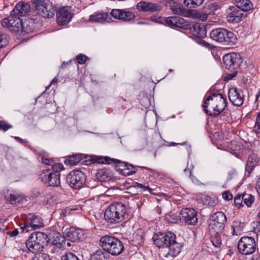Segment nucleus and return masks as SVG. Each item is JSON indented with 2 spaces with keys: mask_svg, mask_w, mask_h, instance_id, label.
I'll return each mask as SVG.
<instances>
[{
  "mask_svg": "<svg viewBox=\"0 0 260 260\" xmlns=\"http://www.w3.org/2000/svg\"><path fill=\"white\" fill-rule=\"evenodd\" d=\"M226 104V100L223 94L214 92L210 93L207 98H205L202 107L206 114L216 116L224 110Z\"/></svg>",
  "mask_w": 260,
  "mask_h": 260,
  "instance_id": "f257e3e1",
  "label": "nucleus"
},
{
  "mask_svg": "<svg viewBox=\"0 0 260 260\" xmlns=\"http://www.w3.org/2000/svg\"><path fill=\"white\" fill-rule=\"evenodd\" d=\"M126 208L122 202H114L110 204L104 213L105 219L109 223H119L125 218Z\"/></svg>",
  "mask_w": 260,
  "mask_h": 260,
  "instance_id": "f03ea898",
  "label": "nucleus"
},
{
  "mask_svg": "<svg viewBox=\"0 0 260 260\" xmlns=\"http://www.w3.org/2000/svg\"><path fill=\"white\" fill-rule=\"evenodd\" d=\"M100 245L108 254L117 256L121 254L124 250L123 243L117 238L106 235L100 240Z\"/></svg>",
  "mask_w": 260,
  "mask_h": 260,
  "instance_id": "7ed1b4c3",
  "label": "nucleus"
},
{
  "mask_svg": "<svg viewBox=\"0 0 260 260\" xmlns=\"http://www.w3.org/2000/svg\"><path fill=\"white\" fill-rule=\"evenodd\" d=\"M224 66L226 69L232 72L226 74L224 80L229 81L234 79L237 75V70L239 68L243 60L239 54L232 52L224 55L223 57Z\"/></svg>",
  "mask_w": 260,
  "mask_h": 260,
  "instance_id": "20e7f679",
  "label": "nucleus"
},
{
  "mask_svg": "<svg viewBox=\"0 0 260 260\" xmlns=\"http://www.w3.org/2000/svg\"><path fill=\"white\" fill-rule=\"evenodd\" d=\"M47 239V235L43 232L32 233L26 241V245L28 251L34 253L42 251L44 245L48 242Z\"/></svg>",
  "mask_w": 260,
  "mask_h": 260,
  "instance_id": "39448f33",
  "label": "nucleus"
},
{
  "mask_svg": "<svg viewBox=\"0 0 260 260\" xmlns=\"http://www.w3.org/2000/svg\"><path fill=\"white\" fill-rule=\"evenodd\" d=\"M211 38L219 43H225L227 45H234L237 43V37L232 31L223 28L214 29L210 32Z\"/></svg>",
  "mask_w": 260,
  "mask_h": 260,
  "instance_id": "423d86ee",
  "label": "nucleus"
},
{
  "mask_svg": "<svg viewBox=\"0 0 260 260\" xmlns=\"http://www.w3.org/2000/svg\"><path fill=\"white\" fill-rule=\"evenodd\" d=\"M95 161L99 164H110L113 162L116 164V167H119V170L124 176H129L135 173L137 170L136 167L126 162L122 161L117 159H111L108 156L98 157Z\"/></svg>",
  "mask_w": 260,
  "mask_h": 260,
  "instance_id": "0eeeda50",
  "label": "nucleus"
},
{
  "mask_svg": "<svg viewBox=\"0 0 260 260\" xmlns=\"http://www.w3.org/2000/svg\"><path fill=\"white\" fill-rule=\"evenodd\" d=\"M37 13L44 18H50L54 16L55 8L48 0H32Z\"/></svg>",
  "mask_w": 260,
  "mask_h": 260,
  "instance_id": "6e6552de",
  "label": "nucleus"
},
{
  "mask_svg": "<svg viewBox=\"0 0 260 260\" xmlns=\"http://www.w3.org/2000/svg\"><path fill=\"white\" fill-rule=\"evenodd\" d=\"M67 181L70 187L74 189H79L86 182L85 174L78 170H73L67 176Z\"/></svg>",
  "mask_w": 260,
  "mask_h": 260,
  "instance_id": "1a4fd4ad",
  "label": "nucleus"
},
{
  "mask_svg": "<svg viewBox=\"0 0 260 260\" xmlns=\"http://www.w3.org/2000/svg\"><path fill=\"white\" fill-rule=\"evenodd\" d=\"M238 249L240 253L249 255L252 254L256 249L254 239L251 237H243L238 242Z\"/></svg>",
  "mask_w": 260,
  "mask_h": 260,
  "instance_id": "9d476101",
  "label": "nucleus"
},
{
  "mask_svg": "<svg viewBox=\"0 0 260 260\" xmlns=\"http://www.w3.org/2000/svg\"><path fill=\"white\" fill-rule=\"evenodd\" d=\"M60 176L59 171H53L48 169L42 172L40 178L42 182L48 183L50 186H58L60 184Z\"/></svg>",
  "mask_w": 260,
  "mask_h": 260,
  "instance_id": "9b49d317",
  "label": "nucleus"
},
{
  "mask_svg": "<svg viewBox=\"0 0 260 260\" xmlns=\"http://www.w3.org/2000/svg\"><path fill=\"white\" fill-rule=\"evenodd\" d=\"M44 226L42 218L33 213L28 214L26 217L24 223V226H21V229L26 230L27 232L30 230H35Z\"/></svg>",
  "mask_w": 260,
  "mask_h": 260,
  "instance_id": "f8f14e48",
  "label": "nucleus"
},
{
  "mask_svg": "<svg viewBox=\"0 0 260 260\" xmlns=\"http://www.w3.org/2000/svg\"><path fill=\"white\" fill-rule=\"evenodd\" d=\"M22 20L19 17L11 14L8 18L3 19L2 25L4 27L7 28L10 31L20 34L22 29Z\"/></svg>",
  "mask_w": 260,
  "mask_h": 260,
  "instance_id": "ddd939ff",
  "label": "nucleus"
},
{
  "mask_svg": "<svg viewBox=\"0 0 260 260\" xmlns=\"http://www.w3.org/2000/svg\"><path fill=\"white\" fill-rule=\"evenodd\" d=\"M227 219L225 214L222 212H217L210 216L209 229L215 231L223 230Z\"/></svg>",
  "mask_w": 260,
  "mask_h": 260,
  "instance_id": "4468645a",
  "label": "nucleus"
},
{
  "mask_svg": "<svg viewBox=\"0 0 260 260\" xmlns=\"http://www.w3.org/2000/svg\"><path fill=\"white\" fill-rule=\"evenodd\" d=\"M152 239L154 244L159 248L168 247L173 240L176 239V236L173 233L168 232L155 235Z\"/></svg>",
  "mask_w": 260,
  "mask_h": 260,
  "instance_id": "2eb2a0df",
  "label": "nucleus"
},
{
  "mask_svg": "<svg viewBox=\"0 0 260 260\" xmlns=\"http://www.w3.org/2000/svg\"><path fill=\"white\" fill-rule=\"evenodd\" d=\"M226 19L228 22L237 24L243 20L246 14L238 8L232 6L226 10Z\"/></svg>",
  "mask_w": 260,
  "mask_h": 260,
  "instance_id": "dca6fc26",
  "label": "nucleus"
},
{
  "mask_svg": "<svg viewBox=\"0 0 260 260\" xmlns=\"http://www.w3.org/2000/svg\"><path fill=\"white\" fill-rule=\"evenodd\" d=\"M180 220L187 225H195L197 224V212L193 208H186L181 210Z\"/></svg>",
  "mask_w": 260,
  "mask_h": 260,
  "instance_id": "f3484780",
  "label": "nucleus"
},
{
  "mask_svg": "<svg viewBox=\"0 0 260 260\" xmlns=\"http://www.w3.org/2000/svg\"><path fill=\"white\" fill-rule=\"evenodd\" d=\"M73 17V14L69 7H62L56 13L57 23L58 25L64 26L71 21Z\"/></svg>",
  "mask_w": 260,
  "mask_h": 260,
  "instance_id": "a211bd4d",
  "label": "nucleus"
},
{
  "mask_svg": "<svg viewBox=\"0 0 260 260\" xmlns=\"http://www.w3.org/2000/svg\"><path fill=\"white\" fill-rule=\"evenodd\" d=\"M228 96L230 101L235 106H240L244 102V95L242 90L237 88L229 89Z\"/></svg>",
  "mask_w": 260,
  "mask_h": 260,
  "instance_id": "6ab92c4d",
  "label": "nucleus"
},
{
  "mask_svg": "<svg viewBox=\"0 0 260 260\" xmlns=\"http://www.w3.org/2000/svg\"><path fill=\"white\" fill-rule=\"evenodd\" d=\"M111 15L115 19L123 21H129L135 18V15L126 9H113Z\"/></svg>",
  "mask_w": 260,
  "mask_h": 260,
  "instance_id": "aec40b11",
  "label": "nucleus"
},
{
  "mask_svg": "<svg viewBox=\"0 0 260 260\" xmlns=\"http://www.w3.org/2000/svg\"><path fill=\"white\" fill-rule=\"evenodd\" d=\"M137 8L140 11L146 12H155L161 10V7L157 4L141 1L137 5Z\"/></svg>",
  "mask_w": 260,
  "mask_h": 260,
  "instance_id": "412c9836",
  "label": "nucleus"
},
{
  "mask_svg": "<svg viewBox=\"0 0 260 260\" xmlns=\"http://www.w3.org/2000/svg\"><path fill=\"white\" fill-rule=\"evenodd\" d=\"M165 22L171 27L184 28L187 25V22L184 19L177 16L166 18Z\"/></svg>",
  "mask_w": 260,
  "mask_h": 260,
  "instance_id": "4be33fe9",
  "label": "nucleus"
},
{
  "mask_svg": "<svg viewBox=\"0 0 260 260\" xmlns=\"http://www.w3.org/2000/svg\"><path fill=\"white\" fill-rule=\"evenodd\" d=\"M259 161V157L258 155L255 153L251 154L248 157L245 171L250 174L254 168L257 165Z\"/></svg>",
  "mask_w": 260,
  "mask_h": 260,
  "instance_id": "5701e85b",
  "label": "nucleus"
},
{
  "mask_svg": "<svg viewBox=\"0 0 260 260\" xmlns=\"http://www.w3.org/2000/svg\"><path fill=\"white\" fill-rule=\"evenodd\" d=\"M29 8L30 6L28 4L22 2L18 3L15 6L11 14L20 18V17L24 16Z\"/></svg>",
  "mask_w": 260,
  "mask_h": 260,
  "instance_id": "b1692460",
  "label": "nucleus"
},
{
  "mask_svg": "<svg viewBox=\"0 0 260 260\" xmlns=\"http://www.w3.org/2000/svg\"><path fill=\"white\" fill-rule=\"evenodd\" d=\"M35 21V19L32 18L22 20V29L20 31V34L25 35L32 32L36 28Z\"/></svg>",
  "mask_w": 260,
  "mask_h": 260,
  "instance_id": "393cba45",
  "label": "nucleus"
},
{
  "mask_svg": "<svg viewBox=\"0 0 260 260\" xmlns=\"http://www.w3.org/2000/svg\"><path fill=\"white\" fill-rule=\"evenodd\" d=\"M191 30L196 38L201 39L206 36V28L203 23H196L194 24Z\"/></svg>",
  "mask_w": 260,
  "mask_h": 260,
  "instance_id": "a878e982",
  "label": "nucleus"
},
{
  "mask_svg": "<svg viewBox=\"0 0 260 260\" xmlns=\"http://www.w3.org/2000/svg\"><path fill=\"white\" fill-rule=\"evenodd\" d=\"M6 200L9 201L12 204H16L22 203L24 200L22 196L14 191L7 190L5 192Z\"/></svg>",
  "mask_w": 260,
  "mask_h": 260,
  "instance_id": "bb28decb",
  "label": "nucleus"
},
{
  "mask_svg": "<svg viewBox=\"0 0 260 260\" xmlns=\"http://www.w3.org/2000/svg\"><path fill=\"white\" fill-rule=\"evenodd\" d=\"M235 7L241 10L243 12L248 11L253 7L252 3L249 0H234Z\"/></svg>",
  "mask_w": 260,
  "mask_h": 260,
  "instance_id": "cd10ccee",
  "label": "nucleus"
},
{
  "mask_svg": "<svg viewBox=\"0 0 260 260\" xmlns=\"http://www.w3.org/2000/svg\"><path fill=\"white\" fill-rule=\"evenodd\" d=\"M62 232L63 236L65 238H68L69 240L72 242L77 241L76 228L74 227H70L64 230V227L63 226L62 229Z\"/></svg>",
  "mask_w": 260,
  "mask_h": 260,
  "instance_id": "c85d7f7f",
  "label": "nucleus"
},
{
  "mask_svg": "<svg viewBox=\"0 0 260 260\" xmlns=\"http://www.w3.org/2000/svg\"><path fill=\"white\" fill-rule=\"evenodd\" d=\"M182 246L181 244L177 242L176 239H174L167 247L169 248L168 254L172 257L176 256L180 252Z\"/></svg>",
  "mask_w": 260,
  "mask_h": 260,
  "instance_id": "c756f323",
  "label": "nucleus"
},
{
  "mask_svg": "<svg viewBox=\"0 0 260 260\" xmlns=\"http://www.w3.org/2000/svg\"><path fill=\"white\" fill-rule=\"evenodd\" d=\"M108 17L107 13L96 12L90 16L89 20L92 22L103 23L106 21Z\"/></svg>",
  "mask_w": 260,
  "mask_h": 260,
  "instance_id": "7c9ffc66",
  "label": "nucleus"
},
{
  "mask_svg": "<svg viewBox=\"0 0 260 260\" xmlns=\"http://www.w3.org/2000/svg\"><path fill=\"white\" fill-rule=\"evenodd\" d=\"M108 254L103 249H99L91 254L89 260H108Z\"/></svg>",
  "mask_w": 260,
  "mask_h": 260,
  "instance_id": "2f4dec72",
  "label": "nucleus"
},
{
  "mask_svg": "<svg viewBox=\"0 0 260 260\" xmlns=\"http://www.w3.org/2000/svg\"><path fill=\"white\" fill-rule=\"evenodd\" d=\"M244 228V224L240 221H234L231 225L232 234L234 236L240 235Z\"/></svg>",
  "mask_w": 260,
  "mask_h": 260,
  "instance_id": "473e14b6",
  "label": "nucleus"
},
{
  "mask_svg": "<svg viewBox=\"0 0 260 260\" xmlns=\"http://www.w3.org/2000/svg\"><path fill=\"white\" fill-rule=\"evenodd\" d=\"M110 170L105 168L100 169L95 174L96 178L101 182H104L110 177Z\"/></svg>",
  "mask_w": 260,
  "mask_h": 260,
  "instance_id": "72a5a7b5",
  "label": "nucleus"
},
{
  "mask_svg": "<svg viewBox=\"0 0 260 260\" xmlns=\"http://www.w3.org/2000/svg\"><path fill=\"white\" fill-rule=\"evenodd\" d=\"M82 159L81 155L79 154H73L69 156L64 160V164L67 165L75 166Z\"/></svg>",
  "mask_w": 260,
  "mask_h": 260,
  "instance_id": "f704fd0d",
  "label": "nucleus"
},
{
  "mask_svg": "<svg viewBox=\"0 0 260 260\" xmlns=\"http://www.w3.org/2000/svg\"><path fill=\"white\" fill-rule=\"evenodd\" d=\"M205 0H184V4L189 8H196L203 4Z\"/></svg>",
  "mask_w": 260,
  "mask_h": 260,
  "instance_id": "c9c22d12",
  "label": "nucleus"
},
{
  "mask_svg": "<svg viewBox=\"0 0 260 260\" xmlns=\"http://www.w3.org/2000/svg\"><path fill=\"white\" fill-rule=\"evenodd\" d=\"M218 231H217L216 233L211 237V241L213 245L217 248H219L221 245V240L220 236L219 234Z\"/></svg>",
  "mask_w": 260,
  "mask_h": 260,
  "instance_id": "e433bc0d",
  "label": "nucleus"
},
{
  "mask_svg": "<svg viewBox=\"0 0 260 260\" xmlns=\"http://www.w3.org/2000/svg\"><path fill=\"white\" fill-rule=\"evenodd\" d=\"M244 203L247 206L250 207L254 201V197L251 194H242Z\"/></svg>",
  "mask_w": 260,
  "mask_h": 260,
  "instance_id": "4c0bfd02",
  "label": "nucleus"
},
{
  "mask_svg": "<svg viewBox=\"0 0 260 260\" xmlns=\"http://www.w3.org/2000/svg\"><path fill=\"white\" fill-rule=\"evenodd\" d=\"M219 8V5L216 3H209L205 7V11L207 13L211 14Z\"/></svg>",
  "mask_w": 260,
  "mask_h": 260,
  "instance_id": "58836bf2",
  "label": "nucleus"
},
{
  "mask_svg": "<svg viewBox=\"0 0 260 260\" xmlns=\"http://www.w3.org/2000/svg\"><path fill=\"white\" fill-rule=\"evenodd\" d=\"M61 260H80L79 258L74 253L71 252H66L61 256Z\"/></svg>",
  "mask_w": 260,
  "mask_h": 260,
  "instance_id": "ea45409f",
  "label": "nucleus"
},
{
  "mask_svg": "<svg viewBox=\"0 0 260 260\" xmlns=\"http://www.w3.org/2000/svg\"><path fill=\"white\" fill-rule=\"evenodd\" d=\"M8 36L4 33L0 32V48L6 46L9 43Z\"/></svg>",
  "mask_w": 260,
  "mask_h": 260,
  "instance_id": "a19ab883",
  "label": "nucleus"
},
{
  "mask_svg": "<svg viewBox=\"0 0 260 260\" xmlns=\"http://www.w3.org/2000/svg\"><path fill=\"white\" fill-rule=\"evenodd\" d=\"M172 13L174 14L182 15L184 13V9L182 7L179 6V4L174 5L171 8Z\"/></svg>",
  "mask_w": 260,
  "mask_h": 260,
  "instance_id": "79ce46f5",
  "label": "nucleus"
},
{
  "mask_svg": "<svg viewBox=\"0 0 260 260\" xmlns=\"http://www.w3.org/2000/svg\"><path fill=\"white\" fill-rule=\"evenodd\" d=\"M135 244L140 245L144 242V238L142 235H139L138 233H135L133 235V240Z\"/></svg>",
  "mask_w": 260,
  "mask_h": 260,
  "instance_id": "37998d69",
  "label": "nucleus"
},
{
  "mask_svg": "<svg viewBox=\"0 0 260 260\" xmlns=\"http://www.w3.org/2000/svg\"><path fill=\"white\" fill-rule=\"evenodd\" d=\"M77 241L83 240L86 235V231L82 229H76Z\"/></svg>",
  "mask_w": 260,
  "mask_h": 260,
  "instance_id": "c03bdc74",
  "label": "nucleus"
},
{
  "mask_svg": "<svg viewBox=\"0 0 260 260\" xmlns=\"http://www.w3.org/2000/svg\"><path fill=\"white\" fill-rule=\"evenodd\" d=\"M243 201L242 194H238L234 198V203L235 206L240 208L242 206V202Z\"/></svg>",
  "mask_w": 260,
  "mask_h": 260,
  "instance_id": "a18cd8bd",
  "label": "nucleus"
},
{
  "mask_svg": "<svg viewBox=\"0 0 260 260\" xmlns=\"http://www.w3.org/2000/svg\"><path fill=\"white\" fill-rule=\"evenodd\" d=\"M160 3L166 6L170 7L171 9L173 5L178 4V0H161Z\"/></svg>",
  "mask_w": 260,
  "mask_h": 260,
  "instance_id": "49530a36",
  "label": "nucleus"
},
{
  "mask_svg": "<svg viewBox=\"0 0 260 260\" xmlns=\"http://www.w3.org/2000/svg\"><path fill=\"white\" fill-rule=\"evenodd\" d=\"M12 127V125L8 123L7 122L0 120V130L6 132Z\"/></svg>",
  "mask_w": 260,
  "mask_h": 260,
  "instance_id": "de8ad7c7",
  "label": "nucleus"
},
{
  "mask_svg": "<svg viewBox=\"0 0 260 260\" xmlns=\"http://www.w3.org/2000/svg\"><path fill=\"white\" fill-rule=\"evenodd\" d=\"M237 176V172L235 169H232L228 173L227 180L230 181Z\"/></svg>",
  "mask_w": 260,
  "mask_h": 260,
  "instance_id": "09e8293b",
  "label": "nucleus"
},
{
  "mask_svg": "<svg viewBox=\"0 0 260 260\" xmlns=\"http://www.w3.org/2000/svg\"><path fill=\"white\" fill-rule=\"evenodd\" d=\"M254 129L256 133H260V112L258 113L256 116Z\"/></svg>",
  "mask_w": 260,
  "mask_h": 260,
  "instance_id": "8fccbe9b",
  "label": "nucleus"
},
{
  "mask_svg": "<svg viewBox=\"0 0 260 260\" xmlns=\"http://www.w3.org/2000/svg\"><path fill=\"white\" fill-rule=\"evenodd\" d=\"M87 57L86 55L82 54L78 55L76 57L77 61L79 64L85 63L87 61Z\"/></svg>",
  "mask_w": 260,
  "mask_h": 260,
  "instance_id": "3c124183",
  "label": "nucleus"
},
{
  "mask_svg": "<svg viewBox=\"0 0 260 260\" xmlns=\"http://www.w3.org/2000/svg\"><path fill=\"white\" fill-rule=\"evenodd\" d=\"M16 248H17V250L19 252L22 251V253H24V255L25 256V257H27L26 253V251L27 250L28 251V250L26 247V242L25 243V245L22 244L21 245H18V247H17Z\"/></svg>",
  "mask_w": 260,
  "mask_h": 260,
  "instance_id": "603ef678",
  "label": "nucleus"
},
{
  "mask_svg": "<svg viewBox=\"0 0 260 260\" xmlns=\"http://www.w3.org/2000/svg\"><path fill=\"white\" fill-rule=\"evenodd\" d=\"M42 162L46 165L52 166L54 164V160L52 158L42 157Z\"/></svg>",
  "mask_w": 260,
  "mask_h": 260,
  "instance_id": "864d4df0",
  "label": "nucleus"
},
{
  "mask_svg": "<svg viewBox=\"0 0 260 260\" xmlns=\"http://www.w3.org/2000/svg\"><path fill=\"white\" fill-rule=\"evenodd\" d=\"M222 198L226 201H230L232 199L233 196L229 191H225L222 193Z\"/></svg>",
  "mask_w": 260,
  "mask_h": 260,
  "instance_id": "5fc2aeb1",
  "label": "nucleus"
},
{
  "mask_svg": "<svg viewBox=\"0 0 260 260\" xmlns=\"http://www.w3.org/2000/svg\"><path fill=\"white\" fill-rule=\"evenodd\" d=\"M186 145V149L187 151H189L191 150V146L188 144L187 142H184L183 143H176L174 142H171L170 145L171 146H175V145Z\"/></svg>",
  "mask_w": 260,
  "mask_h": 260,
  "instance_id": "6e6d98bb",
  "label": "nucleus"
},
{
  "mask_svg": "<svg viewBox=\"0 0 260 260\" xmlns=\"http://www.w3.org/2000/svg\"><path fill=\"white\" fill-rule=\"evenodd\" d=\"M63 169V166L61 164H53L52 166V170L53 171H59V170H61Z\"/></svg>",
  "mask_w": 260,
  "mask_h": 260,
  "instance_id": "4d7b16f0",
  "label": "nucleus"
},
{
  "mask_svg": "<svg viewBox=\"0 0 260 260\" xmlns=\"http://www.w3.org/2000/svg\"><path fill=\"white\" fill-rule=\"evenodd\" d=\"M52 196L51 194H47L44 197L43 203L45 204H50V200L52 199Z\"/></svg>",
  "mask_w": 260,
  "mask_h": 260,
  "instance_id": "13d9d810",
  "label": "nucleus"
},
{
  "mask_svg": "<svg viewBox=\"0 0 260 260\" xmlns=\"http://www.w3.org/2000/svg\"><path fill=\"white\" fill-rule=\"evenodd\" d=\"M26 255H27V257H25V256L24 255V253H21L22 254V259L23 260H25V259H27V260H30V259H32V256L31 255V254L29 252V251H26Z\"/></svg>",
  "mask_w": 260,
  "mask_h": 260,
  "instance_id": "bf43d9fd",
  "label": "nucleus"
},
{
  "mask_svg": "<svg viewBox=\"0 0 260 260\" xmlns=\"http://www.w3.org/2000/svg\"><path fill=\"white\" fill-rule=\"evenodd\" d=\"M19 233V231L18 229H15L12 231H10L8 232V234H9L11 237H15L18 235Z\"/></svg>",
  "mask_w": 260,
  "mask_h": 260,
  "instance_id": "052dcab7",
  "label": "nucleus"
},
{
  "mask_svg": "<svg viewBox=\"0 0 260 260\" xmlns=\"http://www.w3.org/2000/svg\"><path fill=\"white\" fill-rule=\"evenodd\" d=\"M138 186L140 187L141 188H143L144 190H148L149 192H151L152 189L149 187L148 186H144L142 184H138Z\"/></svg>",
  "mask_w": 260,
  "mask_h": 260,
  "instance_id": "680f3d73",
  "label": "nucleus"
},
{
  "mask_svg": "<svg viewBox=\"0 0 260 260\" xmlns=\"http://www.w3.org/2000/svg\"><path fill=\"white\" fill-rule=\"evenodd\" d=\"M14 139L18 142L20 143H25L26 142V140H24L22 139H21V138L20 137H14Z\"/></svg>",
  "mask_w": 260,
  "mask_h": 260,
  "instance_id": "e2e57ef3",
  "label": "nucleus"
},
{
  "mask_svg": "<svg viewBox=\"0 0 260 260\" xmlns=\"http://www.w3.org/2000/svg\"><path fill=\"white\" fill-rule=\"evenodd\" d=\"M67 210L66 209L62 210L60 212V217L62 218L65 217L67 216Z\"/></svg>",
  "mask_w": 260,
  "mask_h": 260,
  "instance_id": "0e129e2a",
  "label": "nucleus"
},
{
  "mask_svg": "<svg viewBox=\"0 0 260 260\" xmlns=\"http://www.w3.org/2000/svg\"><path fill=\"white\" fill-rule=\"evenodd\" d=\"M56 80V77L54 78L51 82V83H50V84L47 86L46 87V90H47L48 89H49V88L50 87V86H51V85L52 84V83L54 82V81Z\"/></svg>",
  "mask_w": 260,
  "mask_h": 260,
  "instance_id": "69168bd1",
  "label": "nucleus"
},
{
  "mask_svg": "<svg viewBox=\"0 0 260 260\" xmlns=\"http://www.w3.org/2000/svg\"><path fill=\"white\" fill-rule=\"evenodd\" d=\"M4 225L3 223L1 221V220L0 219V230H3L4 228Z\"/></svg>",
  "mask_w": 260,
  "mask_h": 260,
  "instance_id": "338daca9",
  "label": "nucleus"
},
{
  "mask_svg": "<svg viewBox=\"0 0 260 260\" xmlns=\"http://www.w3.org/2000/svg\"><path fill=\"white\" fill-rule=\"evenodd\" d=\"M252 260H260V258L258 257L257 256H253L252 258Z\"/></svg>",
  "mask_w": 260,
  "mask_h": 260,
  "instance_id": "774afa93",
  "label": "nucleus"
}]
</instances>
